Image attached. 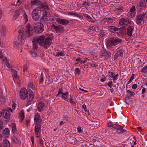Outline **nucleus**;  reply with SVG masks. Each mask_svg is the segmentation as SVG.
<instances>
[{
	"mask_svg": "<svg viewBox=\"0 0 147 147\" xmlns=\"http://www.w3.org/2000/svg\"><path fill=\"white\" fill-rule=\"evenodd\" d=\"M30 121L29 120H26V125L27 126H28V125L29 126L30 125Z\"/></svg>",
	"mask_w": 147,
	"mask_h": 147,
	"instance_id": "e2e57ef3",
	"label": "nucleus"
},
{
	"mask_svg": "<svg viewBox=\"0 0 147 147\" xmlns=\"http://www.w3.org/2000/svg\"><path fill=\"white\" fill-rule=\"evenodd\" d=\"M19 45V44L18 42L16 41H15L14 42L13 44V46L14 48H17Z\"/></svg>",
	"mask_w": 147,
	"mask_h": 147,
	"instance_id": "09e8293b",
	"label": "nucleus"
},
{
	"mask_svg": "<svg viewBox=\"0 0 147 147\" xmlns=\"http://www.w3.org/2000/svg\"><path fill=\"white\" fill-rule=\"evenodd\" d=\"M39 118H40L39 115H38L35 117L34 120L35 121H36L37 120H38V119Z\"/></svg>",
	"mask_w": 147,
	"mask_h": 147,
	"instance_id": "774afa93",
	"label": "nucleus"
},
{
	"mask_svg": "<svg viewBox=\"0 0 147 147\" xmlns=\"http://www.w3.org/2000/svg\"><path fill=\"white\" fill-rule=\"evenodd\" d=\"M134 76H135L134 74H132L131 78L130 79L128 82V83H130L131 82V81L133 80L134 78Z\"/></svg>",
	"mask_w": 147,
	"mask_h": 147,
	"instance_id": "49530a36",
	"label": "nucleus"
},
{
	"mask_svg": "<svg viewBox=\"0 0 147 147\" xmlns=\"http://www.w3.org/2000/svg\"><path fill=\"white\" fill-rule=\"evenodd\" d=\"M9 130L8 128H6L3 131V136L5 138H7L9 135Z\"/></svg>",
	"mask_w": 147,
	"mask_h": 147,
	"instance_id": "f3484780",
	"label": "nucleus"
},
{
	"mask_svg": "<svg viewBox=\"0 0 147 147\" xmlns=\"http://www.w3.org/2000/svg\"><path fill=\"white\" fill-rule=\"evenodd\" d=\"M69 102L72 105L75 104V103L73 101L72 97L71 96H70Z\"/></svg>",
	"mask_w": 147,
	"mask_h": 147,
	"instance_id": "8fccbe9b",
	"label": "nucleus"
},
{
	"mask_svg": "<svg viewBox=\"0 0 147 147\" xmlns=\"http://www.w3.org/2000/svg\"><path fill=\"white\" fill-rule=\"evenodd\" d=\"M137 87V85L136 84H134L132 86V88L133 89H136Z\"/></svg>",
	"mask_w": 147,
	"mask_h": 147,
	"instance_id": "052dcab7",
	"label": "nucleus"
},
{
	"mask_svg": "<svg viewBox=\"0 0 147 147\" xmlns=\"http://www.w3.org/2000/svg\"><path fill=\"white\" fill-rule=\"evenodd\" d=\"M3 115L4 118L8 119L10 117V113L9 111L6 109H4L3 110Z\"/></svg>",
	"mask_w": 147,
	"mask_h": 147,
	"instance_id": "2eb2a0df",
	"label": "nucleus"
},
{
	"mask_svg": "<svg viewBox=\"0 0 147 147\" xmlns=\"http://www.w3.org/2000/svg\"><path fill=\"white\" fill-rule=\"evenodd\" d=\"M133 27L130 26L127 28V34L129 36H131L132 35Z\"/></svg>",
	"mask_w": 147,
	"mask_h": 147,
	"instance_id": "a211bd4d",
	"label": "nucleus"
},
{
	"mask_svg": "<svg viewBox=\"0 0 147 147\" xmlns=\"http://www.w3.org/2000/svg\"><path fill=\"white\" fill-rule=\"evenodd\" d=\"M14 142H16V143H17L19 142V140L18 138H14L13 140Z\"/></svg>",
	"mask_w": 147,
	"mask_h": 147,
	"instance_id": "13d9d810",
	"label": "nucleus"
},
{
	"mask_svg": "<svg viewBox=\"0 0 147 147\" xmlns=\"http://www.w3.org/2000/svg\"><path fill=\"white\" fill-rule=\"evenodd\" d=\"M129 11H131V12H134L136 13L135 8L134 6H133L131 7Z\"/></svg>",
	"mask_w": 147,
	"mask_h": 147,
	"instance_id": "37998d69",
	"label": "nucleus"
},
{
	"mask_svg": "<svg viewBox=\"0 0 147 147\" xmlns=\"http://www.w3.org/2000/svg\"><path fill=\"white\" fill-rule=\"evenodd\" d=\"M144 19L140 14L136 16V24L138 25H141L144 22Z\"/></svg>",
	"mask_w": 147,
	"mask_h": 147,
	"instance_id": "9d476101",
	"label": "nucleus"
},
{
	"mask_svg": "<svg viewBox=\"0 0 147 147\" xmlns=\"http://www.w3.org/2000/svg\"><path fill=\"white\" fill-rule=\"evenodd\" d=\"M127 96L130 97H131L132 96H134L135 94L134 92L129 90L127 91Z\"/></svg>",
	"mask_w": 147,
	"mask_h": 147,
	"instance_id": "c85d7f7f",
	"label": "nucleus"
},
{
	"mask_svg": "<svg viewBox=\"0 0 147 147\" xmlns=\"http://www.w3.org/2000/svg\"><path fill=\"white\" fill-rule=\"evenodd\" d=\"M10 144L9 142L7 140H5L3 141V147H10Z\"/></svg>",
	"mask_w": 147,
	"mask_h": 147,
	"instance_id": "b1692460",
	"label": "nucleus"
},
{
	"mask_svg": "<svg viewBox=\"0 0 147 147\" xmlns=\"http://www.w3.org/2000/svg\"><path fill=\"white\" fill-rule=\"evenodd\" d=\"M33 30L36 33H40L44 30V27L42 24L40 22L34 23L32 25Z\"/></svg>",
	"mask_w": 147,
	"mask_h": 147,
	"instance_id": "39448f33",
	"label": "nucleus"
},
{
	"mask_svg": "<svg viewBox=\"0 0 147 147\" xmlns=\"http://www.w3.org/2000/svg\"><path fill=\"white\" fill-rule=\"evenodd\" d=\"M113 125V123L112 122H110L108 124V127H111Z\"/></svg>",
	"mask_w": 147,
	"mask_h": 147,
	"instance_id": "bf43d9fd",
	"label": "nucleus"
},
{
	"mask_svg": "<svg viewBox=\"0 0 147 147\" xmlns=\"http://www.w3.org/2000/svg\"><path fill=\"white\" fill-rule=\"evenodd\" d=\"M12 131L13 133H15L16 131V127L15 124L13 123L12 125Z\"/></svg>",
	"mask_w": 147,
	"mask_h": 147,
	"instance_id": "e433bc0d",
	"label": "nucleus"
},
{
	"mask_svg": "<svg viewBox=\"0 0 147 147\" xmlns=\"http://www.w3.org/2000/svg\"><path fill=\"white\" fill-rule=\"evenodd\" d=\"M126 32L125 27L123 26L119 28H118L117 34L118 35L123 34Z\"/></svg>",
	"mask_w": 147,
	"mask_h": 147,
	"instance_id": "dca6fc26",
	"label": "nucleus"
},
{
	"mask_svg": "<svg viewBox=\"0 0 147 147\" xmlns=\"http://www.w3.org/2000/svg\"><path fill=\"white\" fill-rule=\"evenodd\" d=\"M19 15V13L18 12H16L12 18L13 20H15L16 19L17 17H18Z\"/></svg>",
	"mask_w": 147,
	"mask_h": 147,
	"instance_id": "58836bf2",
	"label": "nucleus"
},
{
	"mask_svg": "<svg viewBox=\"0 0 147 147\" xmlns=\"http://www.w3.org/2000/svg\"><path fill=\"white\" fill-rule=\"evenodd\" d=\"M107 85L110 88H111L112 87L113 85V83L112 81H110L107 84Z\"/></svg>",
	"mask_w": 147,
	"mask_h": 147,
	"instance_id": "de8ad7c7",
	"label": "nucleus"
},
{
	"mask_svg": "<svg viewBox=\"0 0 147 147\" xmlns=\"http://www.w3.org/2000/svg\"><path fill=\"white\" fill-rule=\"evenodd\" d=\"M141 71L143 73H145L147 72V65Z\"/></svg>",
	"mask_w": 147,
	"mask_h": 147,
	"instance_id": "a19ab883",
	"label": "nucleus"
},
{
	"mask_svg": "<svg viewBox=\"0 0 147 147\" xmlns=\"http://www.w3.org/2000/svg\"><path fill=\"white\" fill-rule=\"evenodd\" d=\"M123 6H120L118 7L116 9V10L117 11L120 12L123 11Z\"/></svg>",
	"mask_w": 147,
	"mask_h": 147,
	"instance_id": "f704fd0d",
	"label": "nucleus"
},
{
	"mask_svg": "<svg viewBox=\"0 0 147 147\" xmlns=\"http://www.w3.org/2000/svg\"><path fill=\"white\" fill-rule=\"evenodd\" d=\"M32 91H30V92H28V93L29 94V96L28 97V102H30L32 101L34 97V94L33 92H32Z\"/></svg>",
	"mask_w": 147,
	"mask_h": 147,
	"instance_id": "393cba45",
	"label": "nucleus"
},
{
	"mask_svg": "<svg viewBox=\"0 0 147 147\" xmlns=\"http://www.w3.org/2000/svg\"><path fill=\"white\" fill-rule=\"evenodd\" d=\"M118 76V74H117L115 75L114 76L113 78V81L117 80L118 79L117 77Z\"/></svg>",
	"mask_w": 147,
	"mask_h": 147,
	"instance_id": "603ef678",
	"label": "nucleus"
},
{
	"mask_svg": "<svg viewBox=\"0 0 147 147\" xmlns=\"http://www.w3.org/2000/svg\"><path fill=\"white\" fill-rule=\"evenodd\" d=\"M136 13L133 12L129 11L127 13L128 16L130 18H132L134 17L136 14Z\"/></svg>",
	"mask_w": 147,
	"mask_h": 147,
	"instance_id": "7c9ffc66",
	"label": "nucleus"
},
{
	"mask_svg": "<svg viewBox=\"0 0 147 147\" xmlns=\"http://www.w3.org/2000/svg\"><path fill=\"white\" fill-rule=\"evenodd\" d=\"M92 125L94 127H97V126H98V123L97 122H94L93 124H92Z\"/></svg>",
	"mask_w": 147,
	"mask_h": 147,
	"instance_id": "864d4df0",
	"label": "nucleus"
},
{
	"mask_svg": "<svg viewBox=\"0 0 147 147\" xmlns=\"http://www.w3.org/2000/svg\"><path fill=\"white\" fill-rule=\"evenodd\" d=\"M31 3L32 5H36L38 6V9H40L42 10L49 11L50 8L46 2H42L39 0H33L31 1Z\"/></svg>",
	"mask_w": 147,
	"mask_h": 147,
	"instance_id": "7ed1b4c3",
	"label": "nucleus"
},
{
	"mask_svg": "<svg viewBox=\"0 0 147 147\" xmlns=\"http://www.w3.org/2000/svg\"><path fill=\"white\" fill-rule=\"evenodd\" d=\"M53 38V34H51L45 38L42 46L45 49H47L51 44V41Z\"/></svg>",
	"mask_w": 147,
	"mask_h": 147,
	"instance_id": "423d86ee",
	"label": "nucleus"
},
{
	"mask_svg": "<svg viewBox=\"0 0 147 147\" xmlns=\"http://www.w3.org/2000/svg\"><path fill=\"white\" fill-rule=\"evenodd\" d=\"M143 18L144 19L145 18H146L147 16H146L147 15V9L146 10H144V11L142 13L140 14Z\"/></svg>",
	"mask_w": 147,
	"mask_h": 147,
	"instance_id": "72a5a7b5",
	"label": "nucleus"
},
{
	"mask_svg": "<svg viewBox=\"0 0 147 147\" xmlns=\"http://www.w3.org/2000/svg\"><path fill=\"white\" fill-rule=\"evenodd\" d=\"M12 73H13V77L14 78H16L17 77V71L13 69L12 70Z\"/></svg>",
	"mask_w": 147,
	"mask_h": 147,
	"instance_id": "4c0bfd02",
	"label": "nucleus"
},
{
	"mask_svg": "<svg viewBox=\"0 0 147 147\" xmlns=\"http://www.w3.org/2000/svg\"><path fill=\"white\" fill-rule=\"evenodd\" d=\"M3 128V123L2 121H0V129H2Z\"/></svg>",
	"mask_w": 147,
	"mask_h": 147,
	"instance_id": "5fc2aeb1",
	"label": "nucleus"
},
{
	"mask_svg": "<svg viewBox=\"0 0 147 147\" xmlns=\"http://www.w3.org/2000/svg\"><path fill=\"white\" fill-rule=\"evenodd\" d=\"M125 100L127 104H131L132 103V98L130 97L127 96L125 98Z\"/></svg>",
	"mask_w": 147,
	"mask_h": 147,
	"instance_id": "a878e982",
	"label": "nucleus"
},
{
	"mask_svg": "<svg viewBox=\"0 0 147 147\" xmlns=\"http://www.w3.org/2000/svg\"><path fill=\"white\" fill-rule=\"evenodd\" d=\"M45 106L44 103L42 102H40L38 105V111L40 112L42 110L43 108Z\"/></svg>",
	"mask_w": 147,
	"mask_h": 147,
	"instance_id": "4be33fe9",
	"label": "nucleus"
},
{
	"mask_svg": "<svg viewBox=\"0 0 147 147\" xmlns=\"http://www.w3.org/2000/svg\"><path fill=\"white\" fill-rule=\"evenodd\" d=\"M83 16L87 18V20H89L90 19H91V18L90 16H88L86 13H84L83 15Z\"/></svg>",
	"mask_w": 147,
	"mask_h": 147,
	"instance_id": "a18cd8bd",
	"label": "nucleus"
},
{
	"mask_svg": "<svg viewBox=\"0 0 147 147\" xmlns=\"http://www.w3.org/2000/svg\"><path fill=\"white\" fill-rule=\"evenodd\" d=\"M52 27L54 28L57 33H60L64 31V29L63 27L61 25H59L57 26H56L54 24H52Z\"/></svg>",
	"mask_w": 147,
	"mask_h": 147,
	"instance_id": "9b49d317",
	"label": "nucleus"
},
{
	"mask_svg": "<svg viewBox=\"0 0 147 147\" xmlns=\"http://www.w3.org/2000/svg\"><path fill=\"white\" fill-rule=\"evenodd\" d=\"M147 7V0H143L137 4V8L139 10L142 8H144Z\"/></svg>",
	"mask_w": 147,
	"mask_h": 147,
	"instance_id": "1a4fd4ad",
	"label": "nucleus"
},
{
	"mask_svg": "<svg viewBox=\"0 0 147 147\" xmlns=\"http://www.w3.org/2000/svg\"><path fill=\"white\" fill-rule=\"evenodd\" d=\"M123 50L122 49H120L116 53L115 55L114 56V58L117 59L118 57H119L121 56L122 55H123Z\"/></svg>",
	"mask_w": 147,
	"mask_h": 147,
	"instance_id": "6ab92c4d",
	"label": "nucleus"
},
{
	"mask_svg": "<svg viewBox=\"0 0 147 147\" xmlns=\"http://www.w3.org/2000/svg\"><path fill=\"white\" fill-rule=\"evenodd\" d=\"M31 25L29 23L27 24L26 25V29L25 31H23L22 30H20L18 31V37L22 38V36H26L29 37L32 36L33 35V32L32 31Z\"/></svg>",
	"mask_w": 147,
	"mask_h": 147,
	"instance_id": "f03ea898",
	"label": "nucleus"
},
{
	"mask_svg": "<svg viewBox=\"0 0 147 147\" xmlns=\"http://www.w3.org/2000/svg\"><path fill=\"white\" fill-rule=\"evenodd\" d=\"M75 71L77 74H79L80 73V70L79 68H76L75 69Z\"/></svg>",
	"mask_w": 147,
	"mask_h": 147,
	"instance_id": "6e6d98bb",
	"label": "nucleus"
},
{
	"mask_svg": "<svg viewBox=\"0 0 147 147\" xmlns=\"http://www.w3.org/2000/svg\"><path fill=\"white\" fill-rule=\"evenodd\" d=\"M77 130L79 132H82V130L81 129V127L80 126H78L77 128Z\"/></svg>",
	"mask_w": 147,
	"mask_h": 147,
	"instance_id": "0e129e2a",
	"label": "nucleus"
},
{
	"mask_svg": "<svg viewBox=\"0 0 147 147\" xmlns=\"http://www.w3.org/2000/svg\"><path fill=\"white\" fill-rule=\"evenodd\" d=\"M31 54L32 57H35L36 55V53L35 52H31Z\"/></svg>",
	"mask_w": 147,
	"mask_h": 147,
	"instance_id": "4d7b16f0",
	"label": "nucleus"
},
{
	"mask_svg": "<svg viewBox=\"0 0 147 147\" xmlns=\"http://www.w3.org/2000/svg\"><path fill=\"white\" fill-rule=\"evenodd\" d=\"M33 42V49L34 50H36L38 48L37 45L38 43L36 41H34V39L32 40Z\"/></svg>",
	"mask_w": 147,
	"mask_h": 147,
	"instance_id": "bb28decb",
	"label": "nucleus"
},
{
	"mask_svg": "<svg viewBox=\"0 0 147 147\" xmlns=\"http://www.w3.org/2000/svg\"><path fill=\"white\" fill-rule=\"evenodd\" d=\"M105 22H106L108 24H111L112 23L113 21V19L111 18H107L105 19L104 20Z\"/></svg>",
	"mask_w": 147,
	"mask_h": 147,
	"instance_id": "cd10ccee",
	"label": "nucleus"
},
{
	"mask_svg": "<svg viewBox=\"0 0 147 147\" xmlns=\"http://www.w3.org/2000/svg\"><path fill=\"white\" fill-rule=\"evenodd\" d=\"M42 13V16L40 18V21L43 23H46L49 21L47 12L46 10H42L37 8H35L32 12V18L35 21H37L40 18Z\"/></svg>",
	"mask_w": 147,
	"mask_h": 147,
	"instance_id": "f257e3e1",
	"label": "nucleus"
},
{
	"mask_svg": "<svg viewBox=\"0 0 147 147\" xmlns=\"http://www.w3.org/2000/svg\"><path fill=\"white\" fill-rule=\"evenodd\" d=\"M93 29V26H91L90 27L88 30L87 31L88 32H90L91 30Z\"/></svg>",
	"mask_w": 147,
	"mask_h": 147,
	"instance_id": "680f3d73",
	"label": "nucleus"
},
{
	"mask_svg": "<svg viewBox=\"0 0 147 147\" xmlns=\"http://www.w3.org/2000/svg\"><path fill=\"white\" fill-rule=\"evenodd\" d=\"M61 98H62L63 99L65 100H66L67 102H69L68 99H67V96H65V95H63L61 96Z\"/></svg>",
	"mask_w": 147,
	"mask_h": 147,
	"instance_id": "3c124183",
	"label": "nucleus"
},
{
	"mask_svg": "<svg viewBox=\"0 0 147 147\" xmlns=\"http://www.w3.org/2000/svg\"><path fill=\"white\" fill-rule=\"evenodd\" d=\"M43 80H44L43 77L41 78L39 82L40 83L43 84Z\"/></svg>",
	"mask_w": 147,
	"mask_h": 147,
	"instance_id": "338daca9",
	"label": "nucleus"
},
{
	"mask_svg": "<svg viewBox=\"0 0 147 147\" xmlns=\"http://www.w3.org/2000/svg\"><path fill=\"white\" fill-rule=\"evenodd\" d=\"M69 92H66L65 93H63V89L62 88H60L59 89L58 94L57 95V96H58L60 94H62L63 95L65 96H67L69 94Z\"/></svg>",
	"mask_w": 147,
	"mask_h": 147,
	"instance_id": "aec40b11",
	"label": "nucleus"
},
{
	"mask_svg": "<svg viewBox=\"0 0 147 147\" xmlns=\"http://www.w3.org/2000/svg\"><path fill=\"white\" fill-rule=\"evenodd\" d=\"M41 124L40 123H37L36 124L35 126V133L36 132H39L41 129Z\"/></svg>",
	"mask_w": 147,
	"mask_h": 147,
	"instance_id": "412c9836",
	"label": "nucleus"
},
{
	"mask_svg": "<svg viewBox=\"0 0 147 147\" xmlns=\"http://www.w3.org/2000/svg\"><path fill=\"white\" fill-rule=\"evenodd\" d=\"M45 38V36L44 35H42L38 37H35L34 39V41H36L38 43L39 45L42 46L43 44Z\"/></svg>",
	"mask_w": 147,
	"mask_h": 147,
	"instance_id": "6e6552de",
	"label": "nucleus"
},
{
	"mask_svg": "<svg viewBox=\"0 0 147 147\" xmlns=\"http://www.w3.org/2000/svg\"><path fill=\"white\" fill-rule=\"evenodd\" d=\"M117 132L119 134L123 133L127 131L126 130L121 128H118L117 130Z\"/></svg>",
	"mask_w": 147,
	"mask_h": 147,
	"instance_id": "c756f323",
	"label": "nucleus"
},
{
	"mask_svg": "<svg viewBox=\"0 0 147 147\" xmlns=\"http://www.w3.org/2000/svg\"><path fill=\"white\" fill-rule=\"evenodd\" d=\"M122 40L119 38H109L107 42V47H114L122 42Z\"/></svg>",
	"mask_w": 147,
	"mask_h": 147,
	"instance_id": "20e7f679",
	"label": "nucleus"
},
{
	"mask_svg": "<svg viewBox=\"0 0 147 147\" xmlns=\"http://www.w3.org/2000/svg\"><path fill=\"white\" fill-rule=\"evenodd\" d=\"M109 29L113 33L117 34L118 28L114 26H109L108 27Z\"/></svg>",
	"mask_w": 147,
	"mask_h": 147,
	"instance_id": "5701e85b",
	"label": "nucleus"
},
{
	"mask_svg": "<svg viewBox=\"0 0 147 147\" xmlns=\"http://www.w3.org/2000/svg\"><path fill=\"white\" fill-rule=\"evenodd\" d=\"M101 53L102 56L107 58L110 57L111 56V53L108 51L103 49L101 51Z\"/></svg>",
	"mask_w": 147,
	"mask_h": 147,
	"instance_id": "ddd939ff",
	"label": "nucleus"
},
{
	"mask_svg": "<svg viewBox=\"0 0 147 147\" xmlns=\"http://www.w3.org/2000/svg\"><path fill=\"white\" fill-rule=\"evenodd\" d=\"M22 1H21V0H18V1L16 2V6H19L20 4L22 3Z\"/></svg>",
	"mask_w": 147,
	"mask_h": 147,
	"instance_id": "79ce46f5",
	"label": "nucleus"
},
{
	"mask_svg": "<svg viewBox=\"0 0 147 147\" xmlns=\"http://www.w3.org/2000/svg\"><path fill=\"white\" fill-rule=\"evenodd\" d=\"M32 91L30 89L27 90L26 89L22 88L20 91V96L22 100H25L28 96V92Z\"/></svg>",
	"mask_w": 147,
	"mask_h": 147,
	"instance_id": "0eeeda50",
	"label": "nucleus"
},
{
	"mask_svg": "<svg viewBox=\"0 0 147 147\" xmlns=\"http://www.w3.org/2000/svg\"><path fill=\"white\" fill-rule=\"evenodd\" d=\"M65 55L64 53L62 51H59L56 53V56L57 57L64 56Z\"/></svg>",
	"mask_w": 147,
	"mask_h": 147,
	"instance_id": "2f4dec72",
	"label": "nucleus"
},
{
	"mask_svg": "<svg viewBox=\"0 0 147 147\" xmlns=\"http://www.w3.org/2000/svg\"><path fill=\"white\" fill-rule=\"evenodd\" d=\"M131 21L129 20L125 19L124 18H122L119 21V24L121 25L127 26L128 24H131Z\"/></svg>",
	"mask_w": 147,
	"mask_h": 147,
	"instance_id": "4468645a",
	"label": "nucleus"
},
{
	"mask_svg": "<svg viewBox=\"0 0 147 147\" xmlns=\"http://www.w3.org/2000/svg\"><path fill=\"white\" fill-rule=\"evenodd\" d=\"M56 22L58 24L63 25H67L69 23L68 20L61 18H57L56 19Z\"/></svg>",
	"mask_w": 147,
	"mask_h": 147,
	"instance_id": "f8f14e48",
	"label": "nucleus"
},
{
	"mask_svg": "<svg viewBox=\"0 0 147 147\" xmlns=\"http://www.w3.org/2000/svg\"><path fill=\"white\" fill-rule=\"evenodd\" d=\"M24 19L25 21V23H26L28 21V16L26 14L24 13L23 15Z\"/></svg>",
	"mask_w": 147,
	"mask_h": 147,
	"instance_id": "ea45409f",
	"label": "nucleus"
},
{
	"mask_svg": "<svg viewBox=\"0 0 147 147\" xmlns=\"http://www.w3.org/2000/svg\"><path fill=\"white\" fill-rule=\"evenodd\" d=\"M24 113L22 111H21V112L20 113V116L21 121L20 122L21 123L23 120L24 118Z\"/></svg>",
	"mask_w": 147,
	"mask_h": 147,
	"instance_id": "473e14b6",
	"label": "nucleus"
},
{
	"mask_svg": "<svg viewBox=\"0 0 147 147\" xmlns=\"http://www.w3.org/2000/svg\"><path fill=\"white\" fill-rule=\"evenodd\" d=\"M27 64H25L23 67V71L24 72H25L27 70Z\"/></svg>",
	"mask_w": 147,
	"mask_h": 147,
	"instance_id": "c03bdc74",
	"label": "nucleus"
},
{
	"mask_svg": "<svg viewBox=\"0 0 147 147\" xmlns=\"http://www.w3.org/2000/svg\"><path fill=\"white\" fill-rule=\"evenodd\" d=\"M42 121V119L39 118L38 119V120H37L36 121V122H37V123H41V122Z\"/></svg>",
	"mask_w": 147,
	"mask_h": 147,
	"instance_id": "69168bd1",
	"label": "nucleus"
},
{
	"mask_svg": "<svg viewBox=\"0 0 147 147\" xmlns=\"http://www.w3.org/2000/svg\"><path fill=\"white\" fill-rule=\"evenodd\" d=\"M108 77L110 78H113L114 76L115 75L114 73L111 71H109L108 72Z\"/></svg>",
	"mask_w": 147,
	"mask_h": 147,
	"instance_id": "c9c22d12",
	"label": "nucleus"
}]
</instances>
